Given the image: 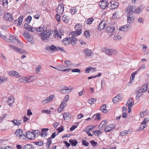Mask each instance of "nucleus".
Returning a JSON list of instances; mask_svg holds the SVG:
<instances>
[{"label": "nucleus", "mask_w": 149, "mask_h": 149, "mask_svg": "<svg viewBox=\"0 0 149 149\" xmlns=\"http://www.w3.org/2000/svg\"><path fill=\"white\" fill-rule=\"evenodd\" d=\"M10 41L20 47H23L22 43L17 39L14 36H10L9 37V38L7 39V42H9Z\"/></svg>", "instance_id": "1"}, {"label": "nucleus", "mask_w": 149, "mask_h": 149, "mask_svg": "<svg viewBox=\"0 0 149 149\" xmlns=\"http://www.w3.org/2000/svg\"><path fill=\"white\" fill-rule=\"evenodd\" d=\"M54 68H56V69L58 70L61 71H67L69 72L71 69V68L65 69L66 67V66L65 65H58L56 67V68H54L53 66H51Z\"/></svg>", "instance_id": "2"}, {"label": "nucleus", "mask_w": 149, "mask_h": 149, "mask_svg": "<svg viewBox=\"0 0 149 149\" xmlns=\"http://www.w3.org/2000/svg\"><path fill=\"white\" fill-rule=\"evenodd\" d=\"M23 36L28 42L31 44L33 43V37L29 33L24 32Z\"/></svg>", "instance_id": "3"}, {"label": "nucleus", "mask_w": 149, "mask_h": 149, "mask_svg": "<svg viewBox=\"0 0 149 149\" xmlns=\"http://www.w3.org/2000/svg\"><path fill=\"white\" fill-rule=\"evenodd\" d=\"M26 137L29 139H33L35 138L36 136L35 132H28L26 133Z\"/></svg>", "instance_id": "4"}, {"label": "nucleus", "mask_w": 149, "mask_h": 149, "mask_svg": "<svg viewBox=\"0 0 149 149\" xmlns=\"http://www.w3.org/2000/svg\"><path fill=\"white\" fill-rule=\"evenodd\" d=\"M72 88L71 87H69L68 88L66 86H64L63 87L62 89H59L58 91L63 93H66L71 92L72 90Z\"/></svg>", "instance_id": "5"}, {"label": "nucleus", "mask_w": 149, "mask_h": 149, "mask_svg": "<svg viewBox=\"0 0 149 149\" xmlns=\"http://www.w3.org/2000/svg\"><path fill=\"white\" fill-rule=\"evenodd\" d=\"M3 19L5 20L10 22L13 21V16L10 14L8 13L4 14Z\"/></svg>", "instance_id": "6"}, {"label": "nucleus", "mask_w": 149, "mask_h": 149, "mask_svg": "<svg viewBox=\"0 0 149 149\" xmlns=\"http://www.w3.org/2000/svg\"><path fill=\"white\" fill-rule=\"evenodd\" d=\"M55 96L54 95H51L49 97H47L45 99L43 100L42 101V103L45 104L46 103H48L54 99Z\"/></svg>", "instance_id": "7"}, {"label": "nucleus", "mask_w": 149, "mask_h": 149, "mask_svg": "<svg viewBox=\"0 0 149 149\" xmlns=\"http://www.w3.org/2000/svg\"><path fill=\"white\" fill-rule=\"evenodd\" d=\"M135 6H129L126 9L125 12L128 14H132L134 12V10Z\"/></svg>", "instance_id": "8"}, {"label": "nucleus", "mask_w": 149, "mask_h": 149, "mask_svg": "<svg viewBox=\"0 0 149 149\" xmlns=\"http://www.w3.org/2000/svg\"><path fill=\"white\" fill-rule=\"evenodd\" d=\"M9 47H11L12 49L14 50L15 51L19 54H21L24 52L23 50L20 49L18 47L13 45H9Z\"/></svg>", "instance_id": "9"}, {"label": "nucleus", "mask_w": 149, "mask_h": 149, "mask_svg": "<svg viewBox=\"0 0 149 149\" xmlns=\"http://www.w3.org/2000/svg\"><path fill=\"white\" fill-rule=\"evenodd\" d=\"M118 5V3L114 1H112L110 2L109 7L111 9H115L117 8Z\"/></svg>", "instance_id": "10"}, {"label": "nucleus", "mask_w": 149, "mask_h": 149, "mask_svg": "<svg viewBox=\"0 0 149 149\" xmlns=\"http://www.w3.org/2000/svg\"><path fill=\"white\" fill-rule=\"evenodd\" d=\"M100 7L103 9H104L108 6L107 1L106 0H103L99 3Z\"/></svg>", "instance_id": "11"}, {"label": "nucleus", "mask_w": 149, "mask_h": 149, "mask_svg": "<svg viewBox=\"0 0 149 149\" xmlns=\"http://www.w3.org/2000/svg\"><path fill=\"white\" fill-rule=\"evenodd\" d=\"M63 32V30H60L59 31H55L54 33V36L55 38H59L60 39L62 38V32Z\"/></svg>", "instance_id": "12"}, {"label": "nucleus", "mask_w": 149, "mask_h": 149, "mask_svg": "<svg viewBox=\"0 0 149 149\" xmlns=\"http://www.w3.org/2000/svg\"><path fill=\"white\" fill-rule=\"evenodd\" d=\"M64 8L63 5L62 4H59L58 6L57 9V12L59 13L62 14L64 11Z\"/></svg>", "instance_id": "13"}, {"label": "nucleus", "mask_w": 149, "mask_h": 149, "mask_svg": "<svg viewBox=\"0 0 149 149\" xmlns=\"http://www.w3.org/2000/svg\"><path fill=\"white\" fill-rule=\"evenodd\" d=\"M106 26V24L102 21L99 23L97 29L100 31L103 30Z\"/></svg>", "instance_id": "14"}, {"label": "nucleus", "mask_w": 149, "mask_h": 149, "mask_svg": "<svg viewBox=\"0 0 149 149\" xmlns=\"http://www.w3.org/2000/svg\"><path fill=\"white\" fill-rule=\"evenodd\" d=\"M115 127V125L114 124H111L106 127L104 129V131L107 132H109Z\"/></svg>", "instance_id": "15"}, {"label": "nucleus", "mask_w": 149, "mask_h": 149, "mask_svg": "<svg viewBox=\"0 0 149 149\" xmlns=\"http://www.w3.org/2000/svg\"><path fill=\"white\" fill-rule=\"evenodd\" d=\"M144 6L143 5L140 6L138 8L135 9L134 13L136 14H138L140 13L141 11L144 8Z\"/></svg>", "instance_id": "16"}, {"label": "nucleus", "mask_w": 149, "mask_h": 149, "mask_svg": "<svg viewBox=\"0 0 149 149\" xmlns=\"http://www.w3.org/2000/svg\"><path fill=\"white\" fill-rule=\"evenodd\" d=\"M96 71V69L92 67H89L85 70V72L87 73L94 72Z\"/></svg>", "instance_id": "17"}, {"label": "nucleus", "mask_w": 149, "mask_h": 149, "mask_svg": "<svg viewBox=\"0 0 149 149\" xmlns=\"http://www.w3.org/2000/svg\"><path fill=\"white\" fill-rule=\"evenodd\" d=\"M71 42V40L69 37H66L63 39V42L65 45H68Z\"/></svg>", "instance_id": "18"}, {"label": "nucleus", "mask_w": 149, "mask_h": 149, "mask_svg": "<svg viewBox=\"0 0 149 149\" xmlns=\"http://www.w3.org/2000/svg\"><path fill=\"white\" fill-rule=\"evenodd\" d=\"M122 99L120 95L118 94L114 97L112 100L113 102L115 104L118 101H120Z\"/></svg>", "instance_id": "19"}, {"label": "nucleus", "mask_w": 149, "mask_h": 149, "mask_svg": "<svg viewBox=\"0 0 149 149\" xmlns=\"http://www.w3.org/2000/svg\"><path fill=\"white\" fill-rule=\"evenodd\" d=\"M41 39L42 40H47L49 38L48 36L45 33H40L39 34Z\"/></svg>", "instance_id": "20"}, {"label": "nucleus", "mask_w": 149, "mask_h": 149, "mask_svg": "<svg viewBox=\"0 0 149 149\" xmlns=\"http://www.w3.org/2000/svg\"><path fill=\"white\" fill-rule=\"evenodd\" d=\"M24 27L26 29H27L29 31L32 32L34 31L36 29L33 27H31L30 26L28 25L27 24H25L24 25Z\"/></svg>", "instance_id": "21"}, {"label": "nucleus", "mask_w": 149, "mask_h": 149, "mask_svg": "<svg viewBox=\"0 0 149 149\" xmlns=\"http://www.w3.org/2000/svg\"><path fill=\"white\" fill-rule=\"evenodd\" d=\"M24 27L26 29H27L29 31L32 32L34 31L36 29L33 27H31L30 26L28 25L27 24H25L24 25Z\"/></svg>", "instance_id": "22"}, {"label": "nucleus", "mask_w": 149, "mask_h": 149, "mask_svg": "<svg viewBox=\"0 0 149 149\" xmlns=\"http://www.w3.org/2000/svg\"><path fill=\"white\" fill-rule=\"evenodd\" d=\"M23 16H20L15 21V23H17V25L18 26L20 25L22 23L23 21Z\"/></svg>", "instance_id": "23"}, {"label": "nucleus", "mask_w": 149, "mask_h": 149, "mask_svg": "<svg viewBox=\"0 0 149 149\" xmlns=\"http://www.w3.org/2000/svg\"><path fill=\"white\" fill-rule=\"evenodd\" d=\"M107 124V121L106 120H103L100 123L99 125L100 129L103 130L104 127H105Z\"/></svg>", "instance_id": "24"}, {"label": "nucleus", "mask_w": 149, "mask_h": 149, "mask_svg": "<svg viewBox=\"0 0 149 149\" xmlns=\"http://www.w3.org/2000/svg\"><path fill=\"white\" fill-rule=\"evenodd\" d=\"M11 122L13 123L14 124V125L18 126L20 125L22 123V120H18V119H15L14 120H12Z\"/></svg>", "instance_id": "25"}, {"label": "nucleus", "mask_w": 149, "mask_h": 149, "mask_svg": "<svg viewBox=\"0 0 149 149\" xmlns=\"http://www.w3.org/2000/svg\"><path fill=\"white\" fill-rule=\"evenodd\" d=\"M130 25H125L120 27L119 29L120 31H127V29L130 28Z\"/></svg>", "instance_id": "26"}, {"label": "nucleus", "mask_w": 149, "mask_h": 149, "mask_svg": "<svg viewBox=\"0 0 149 149\" xmlns=\"http://www.w3.org/2000/svg\"><path fill=\"white\" fill-rule=\"evenodd\" d=\"M127 21L129 23H132L134 20V16L132 15H129L127 16Z\"/></svg>", "instance_id": "27"}, {"label": "nucleus", "mask_w": 149, "mask_h": 149, "mask_svg": "<svg viewBox=\"0 0 149 149\" xmlns=\"http://www.w3.org/2000/svg\"><path fill=\"white\" fill-rule=\"evenodd\" d=\"M48 128H44L42 129L41 136L43 137H45L47 136L46 132L48 131Z\"/></svg>", "instance_id": "28"}, {"label": "nucleus", "mask_w": 149, "mask_h": 149, "mask_svg": "<svg viewBox=\"0 0 149 149\" xmlns=\"http://www.w3.org/2000/svg\"><path fill=\"white\" fill-rule=\"evenodd\" d=\"M82 33V32H81L80 31H72L70 33L71 35H72V36H77L81 34Z\"/></svg>", "instance_id": "29"}, {"label": "nucleus", "mask_w": 149, "mask_h": 149, "mask_svg": "<svg viewBox=\"0 0 149 149\" xmlns=\"http://www.w3.org/2000/svg\"><path fill=\"white\" fill-rule=\"evenodd\" d=\"M115 29V27L113 26H107L106 28V31L108 33H112Z\"/></svg>", "instance_id": "30"}, {"label": "nucleus", "mask_w": 149, "mask_h": 149, "mask_svg": "<svg viewBox=\"0 0 149 149\" xmlns=\"http://www.w3.org/2000/svg\"><path fill=\"white\" fill-rule=\"evenodd\" d=\"M86 56H90L92 53V51L88 49H86L84 50Z\"/></svg>", "instance_id": "31"}, {"label": "nucleus", "mask_w": 149, "mask_h": 149, "mask_svg": "<svg viewBox=\"0 0 149 149\" xmlns=\"http://www.w3.org/2000/svg\"><path fill=\"white\" fill-rule=\"evenodd\" d=\"M82 26L80 24L77 23L74 26V28L76 31H80L82 32Z\"/></svg>", "instance_id": "32"}, {"label": "nucleus", "mask_w": 149, "mask_h": 149, "mask_svg": "<svg viewBox=\"0 0 149 149\" xmlns=\"http://www.w3.org/2000/svg\"><path fill=\"white\" fill-rule=\"evenodd\" d=\"M130 133L129 130H125L121 131L120 133V135L122 136H125L127 134Z\"/></svg>", "instance_id": "33"}, {"label": "nucleus", "mask_w": 149, "mask_h": 149, "mask_svg": "<svg viewBox=\"0 0 149 149\" xmlns=\"http://www.w3.org/2000/svg\"><path fill=\"white\" fill-rule=\"evenodd\" d=\"M103 52H105L106 54L108 55L111 56V49H107V48H104L102 49Z\"/></svg>", "instance_id": "34"}, {"label": "nucleus", "mask_w": 149, "mask_h": 149, "mask_svg": "<svg viewBox=\"0 0 149 149\" xmlns=\"http://www.w3.org/2000/svg\"><path fill=\"white\" fill-rule=\"evenodd\" d=\"M106 106L105 104L102 105L100 108V110L104 113H107L108 111L106 109Z\"/></svg>", "instance_id": "35"}, {"label": "nucleus", "mask_w": 149, "mask_h": 149, "mask_svg": "<svg viewBox=\"0 0 149 149\" xmlns=\"http://www.w3.org/2000/svg\"><path fill=\"white\" fill-rule=\"evenodd\" d=\"M14 101V99L12 96H10L8 98L7 101L9 105H10L13 103Z\"/></svg>", "instance_id": "36"}, {"label": "nucleus", "mask_w": 149, "mask_h": 149, "mask_svg": "<svg viewBox=\"0 0 149 149\" xmlns=\"http://www.w3.org/2000/svg\"><path fill=\"white\" fill-rule=\"evenodd\" d=\"M145 121H143L141 123L140 127L139 128V130H143L145 127H146L147 125L145 123Z\"/></svg>", "instance_id": "37"}, {"label": "nucleus", "mask_w": 149, "mask_h": 149, "mask_svg": "<svg viewBox=\"0 0 149 149\" xmlns=\"http://www.w3.org/2000/svg\"><path fill=\"white\" fill-rule=\"evenodd\" d=\"M36 77L33 75L31 76L27 77V82H30L35 80Z\"/></svg>", "instance_id": "38"}, {"label": "nucleus", "mask_w": 149, "mask_h": 149, "mask_svg": "<svg viewBox=\"0 0 149 149\" xmlns=\"http://www.w3.org/2000/svg\"><path fill=\"white\" fill-rule=\"evenodd\" d=\"M100 114L99 113H97L94 115L92 118V120H99L100 119Z\"/></svg>", "instance_id": "39"}, {"label": "nucleus", "mask_w": 149, "mask_h": 149, "mask_svg": "<svg viewBox=\"0 0 149 149\" xmlns=\"http://www.w3.org/2000/svg\"><path fill=\"white\" fill-rule=\"evenodd\" d=\"M95 126H92L91 125H89L87 127L85 130H84V131L85 132H89L95 128Z\"/></svg>", "instance_id": "40"}, {"label": "nucleus", "mask_w": 149, "mask_h": 149, "mask_svg": "<svg viewBox=\"0 0 149 149\" xmlns=\"http://www.w3.org/2000/svg\"><path fill=\"white\" fill-rule=\"evenodd\" d=\"M94 21V19L93 17H90L86 21V23L88 24H91Z\"/></svg>", "instance_id": "41"}, {"label": "nucleus", "mask_w": 149, "mask_h": 149, "mask_svg": "<svg viewBox=\"0 0 149 149\" xmlns=\"http://www.w3.org/2000/svg\"><path fill=\"white\" fill-rule=\"evenodd\" d=\"M27 77H22L21 78L19 79L18 80L19 82L24 83L25 81L27 82Z\"/></svg>", "instance_id": "42"}, {"label": "nucleus", "mask_w": 149, "mask_h": 149, "mask_svg": "<svg viewBox=\"0 0 149 149\" xmlns=\"http://www.w3.org/2000/svg\"><path fill=\"white\" fill-rule=\"evenodd\" d=\"M22 133V130L21 129H17L15 132V134L17 136H19Z\"/></svg>", "instance_id": "43"}, {"label": "nucleus", "mask_w": 149, "mask_h": 149, "mask_svg": "<svg viewBox=\"0 0 149 149\" xmlns=\"http://www.w3.org/2000/svg\"><path fill=\"white\" fill-rule=\"evenodd\" d=\"M23 149H34V147L31 144L25 145Z\"/></svg>", "instance_id": "44"}, {"label": "nucleus", "mask_w": 149, "mask_h": 149, "mask_svg": "<svg viewBox=\"0 0 149 149\" xmlns=\"http://www.w3.org/2000/svg\"><path fill=\"white\" fill-rule=\"evenodd\" d=\"M69 142L70 143L72 146H75L77 143V142L75 140H70Z\"/></svg>", "instance_id": "45"}, {"label": "nucleus", "mask_w": 149, "mask_h": 149, "mask_svg": "<svg viewBox=\"0 0 149 149\" xmlns=\"http://www.w3.org/2000/svg\"><path fill=\"white\" fill-rule=\"evenodd\" d=\"M48 36L49 38L50 36H51L53 33V31L50 30H47L46 31L45 33Z\"/></svg>", "instance_id": "46"}, {"label": "nucleus", "mask_w": 149, "mask_h": 149, "mask_svg": "<svg viewBox=\"0 0 149 149\" xmlns=\"http://www.w3.org/2000/svg\"><path fill=\"white\" fill-rule=\"evenodd\" d=\"M70 115L69 113L65 112L63 113V116L64 119L65 120L67 119L69 117V116Z\"/></svg>", "instance_id": "47"}, {"label": "nucleus", "mask_w": 149, "mask_h": 149, "mask_svg": "<svg viewBox=\"0 0 149 149\" xmlns=\"http://www.w3.org/2000/svg\"><path fill=\"white\" fill-rule=\"evenodd\" d=\"M52 143V139L51 137H49L47 140V146L48 148H49L50 145Z\"/></svg>", "instance_id": "48"}, {"label": "nucleus", "mask_w": 149, "mask_h": 149, "mask_svg": "<svg viewBox=\"0 0 149 149\" xmlns=\"http://www.w3.org/2000/svg\"><path fill=\"white\" fill-rule=\"evenodd\" d=\"M8 79L6 77H0V83H3L5 81H6Z\"/></svg>", "instance_id": "49"}, {"label": "nucleus", "mask_w": 149, "mask_h": 149, "mask_svg": "<svg viewBox=\"0 0 149 149\" xmlns=\"http://www.w3.org/2000/svg\"><path fill=\"white\" fill-rule=\"evenodd\" d=\"M36 31L38 32L41 31H44L45 29L42 26H39L38 28H36Z\"/></svg>", "instance_id": "50"}, {"label": "nucleus", "mask_w": 149, "mask_h": 149, "mask_svg": "<svg viewBox=\"0 0 149 149\" xmlns=\"http://www.w3.org/2000/svg\"><path fill=\"white\" fill-rule=\"evenodd\" d=\"M147 89V84H144L142 87V89L141 91L143 92H146Z\"/></svg>", "instance_id": "51"}, {"label": "nucleus", "mask_w": 149, "mask_h": 149, "mask_svg": "<svg viewBox=\"0 0 149 149\" xmlns=\"http://www.w3.org/2000/svg\"><path fill=\"white\" fill-rule=\"evenodd\" d=\"M92 132L94 134L97 135H99L100 134L102 133L101 132L100 130H98L95 131H93Z\"/></svg>", "instance_id": "52"}, {"label": "nucleus", "mask_w": 149, "mask_h": 149, "mask_svg": "<svg viewBox=\"0 0 149 149\" xmlns=\"http://www.w3.org/2000/svg\"><path fill=\"white\" fill-rule=\"evenodd\" d=\"M63 21L66 23L68 22L69 17L66 15H64L63 16Z\"/></svg>", "instance_id": "53"}, {"label": "nucleus", "mask_w": 149, "mask_h": 149, "mask_svg": "<svg viewBox=\"0 0 149 149\" xmlns=\"http://www.w3.org/2000/svg\"><path fill=\"white\" fill-rule=\"evenodd\" d=\"M118 16L117 12H115L113 13L112 18L115 20L116 19L118 18Z\"/></svg>", "instance_id": "54"}, {"label": "nucleus", "mask_w": 149, "mask_h": 149, "mask_svg": "<svg viewBox=\"0 0 149 149\" xmlns=\"http://www.w3.org/2000/svg\"><path fill=\"white\" fill-rule=\"evenodd\" d=\"M96 101V100L94 98H91L88 101V102L90 104H94Z\"/></svg>", "instance_id": "55"}, {"label": "nucleus", "mask_w": 149, "mask_h": 149, "mask_svg": "<svg viewBox=\"0 0 149 149\" xmlns=\"http://www.w3.org/2000/svg\"><path fill=\"white\" fill-rule=\"evenodd\" d=\"M143 95L142 92L141 91L139 92L136 95V99L138 100L140 97L141 96Z\"/></svg>", "instance_id": "56"}, {"label": "nucleus", "mask_w": 149, "mask_h": 149, "mask_svg": "<svg viewBox=\"0 0 149 149\" xmlns=\"http://www.w3.org/2000/svg\"><path fill=\"white\" fill-rule=\"evenodd\" d=\"M70 39L74 44H76L77 41V39L74 36H72Z\"/></svg>", "instance_id": "57"}, {"label": "nucleus", "mask_w": 149, "mask_h": 149, "mask_svg": "<svg viewBox=\"0 0 149 149\" xmlns=\"http://www.w3.org/2000/svg\"><path fill=\"white\" fill-rule=\"evenodd\" d=\"M117 53V52L116 50L113 49H111V55H116Z\"/></svg>", "instance_id": "58"}, {"label": "nucleus", "mask_w": 149, "mask_h": 149, "mask_svg": "<svg viewBox=\"0 0 149 149\" xmlns=\"http://www.w3.org/2000/svg\"><path fill=\"white\" fill-rule=\"evenodd\" d=\"M90 143L94 147L96 146L97 144V143L96 142H95L94 140H91L90 141Z\"/></svg>", "instance_id": "59"}, {"label": "nucleus", "mask_w": 149, "mask_h": 149, "mask_svg": "<svg viewBox=\"0 0 149 149\" xmlns=\"http://www.w3.org/2000/svg\"><path fill=\"white\" fill-rule=\"evenodd\" d=\"M41 68V65H39L38 66L37 68H36V72L37 74H38L40 72Z\"/></svg>", "instance_id": "60"}, {"label": "nucleus", "mask_w": 149, "mask_h": 149, "mask_svg": "<svg viewBox=\"0 0 149 149\" xmlns=\"http://www.w3.org/2000/svg\"><path fill=\"white\" fill-rule=\"evenodd\" d=\"M69 99V96L68 95H66L64 98L63 100V101H64V102H67Z\"/></svg>", "instance_id": "61"}, {"label": "nucleus", "mask_w": 149, "mask_h": 149, "mask_svg": "<svg viewBox=\"0 0 149 149\" xmlns=\"http://www.w3.org/2000/svg\"><path fill=\"white\" fill-rule=\"evenodd\" d=\"M82 143L83 145L86 146H88L89 145V143L84 140H82Z\"/></svg>", "instance_id": "62"}, {"label": "nucleus", "mask_w": 149, "mask_h": 149, "mask_svg": "<svg viewBox=\"0 0 149 149\" xmlns=\"http://www.w3.org/2000/svg\"><path fill=\"white\" fill-rule=\"evenodd\" d=\"M66 103L64 102V101H62L60 104V107L63 109L64 107L66 106Z\"/></svg>", "instance_id": "63"}, {"label": "nucleus", "mask_w": 149, "mask_h": 149, "mask_svg": "<svg viewBox=\"0 0 149 149\" xmlns=\"http://www.w3.org/2000/svg\"><path fill=\"white\" fill-rule=\"evenodd\" d=\"M32 19V17L30 16H29L27 17L26 19V21L28 23H30Z\"/></svg>", "instance_id": "64"}]
</instances>
